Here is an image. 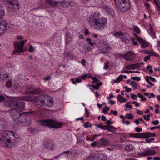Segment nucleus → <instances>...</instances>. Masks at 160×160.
Returning <instances> with one entry per match:
<instances>
[{
  "instance_id": "nucleus-1",
  "label": "nucleus",
  "mask_w": 160,
  "mask_h": 160,
  "mask_svg": "<svg viewBox=\"0 0 160 160\" xmlns=\"http://www.w3.org/2000/svg\"><path fill=\"white\" fill-rule=\"evenodd\" d=\"M88 21L90 26L98 31L104 29L107 23V19L102 17L98 12L90 15Z\"/></svg>"
},
{
  "instance_id": "nucleus-2",
  "label": "nucleus",
  "mask_w": 160,
  "mask_h": 160,
  "mask_svg": "<svg viewBox=\"0 0 160 160\" xmlns=\"http://www.w3.org/2000/svg\"><path fill=\"white\" fill-rule=\"evenodd\" d=\"M5 104L7 106L11 108L9 113L11 116L13 118V120L19 116L20 113L19 112L22 111L25 108V103L22 101L17 99L5 102Z\"/></svg>"
},
{
  "instance_id": "nucleus-3",
  "label": "nucleus",
  "mask_w": 160,
  "mask_h": 160,
  "mask_svg": "<svg viewBox=\"0 0 160 160\" xmlns=\"http://www.w3.org/2000/svg\"><path fill=\"white\" fill-rule=\"evenodd\" d=\"M0 137V141H5V146L8 147H10L11 143H14L19 137L16 133L10 131H3Z\"/></svg>"
},
{
  "instance_id": "nucleus-4",
  "label": "nucleus",
  "mask_w": 160,
  "mask_h": 160,
  "mask_svg": "<svg viewBox=\"0 0 160 160\" xmlns=\"http://www.w3.org/2000/svg\"><path fill=\"white\" fill-rule=\"evenodd\" d=\"M39 122L41 125L48 126L55 129L61 128L63 125V123L57 121L53 119H47L39 120Z\"/></svg>"
},
{
  "instance_id": "nucleus-5",
  "label": "nucleus",
  "mask_w": 160,
  "mask_h": 160,
  "mask_svg": "<svg viewBox=\"0 0 160 160\" xmlns=\"http://www.w3.org/2000/svg\"><path fill=\"white\" fill-rule=\"evenodd\" d=\"M117 8L122 12L125 11L130 8L129 0H114Z\"/></svg>"
},
{
  "instance_id": "nucleus-6",
  "label": "nucleus",
  "mask_w": 160,
  "mask_h": 160,
  "mask_svg": "<svg viewBox=\"0 0 160 160\" xmlns=\"http://www.w3.org/2000/svg\"><path fill=\"white\" fill-rule=\"evenodd\" d=\"M35 114L34 112L32 110L29 112L20 113L19 115V116H18L17 118H15L14 121L17 123L25 122L27 121V115Z\"/></svg>"
},
{
  "instance_id": "nucleus-7",
  "label": "nucleus",
  "mask_w": 160,
  "mask_h": 160,
  "mask_svg": "<svg viewBox=\"0 0 160 160\" xmlns=\"http://www.w3.org/2000/svg\"><path fill=\"white\" fill-rule=\"evenodd\" d=\"M27 41V40H24L15 42L14 44L15 49L12 52V54H19L20 52H24L23 49V46Z\"/></svg>"
},
{
  "instance_id": "nucleus-8",
  "label": "nucleus",
  "mask_w": 160,
  "mask_h": 160,
  "mask_svg": "<svg viewBox=\"0 0 160 160\" xmlns=\"http://www.w3.org/2000/svg\"><path fill=\"white\" fill-rule=\"evenodd\" d=\"M12 25H9L6 22L2 21L0 22V35L4 34L6 31L7 28H12Z\"/></svg>"
},
{
  "instance_id": "nucleus-9",
  "label": "nucleus",
  "mask_w": 160,
  "mask_h": 160,
  "mask_svg": "<svg viewBox=\"0 0 160 160\" xmlns=\"http://www.w3.org/2000/svg\"><path fill=\"white\" fill-rule=\"evenodd\" d=\"M134 35L140 43L141 47L145 48L149 46V43L145 40L139 38L136 34H134Z\"/></svg>"
},
{
  "instance_id": "nucleus-10",
  "label": "nucleus",
  "mask_w": 160,
  "mask_h": 160,
  "mask_svg": "<svg viewBox=\"0 0 160 160\" xmlns=\"http://www.w3.org/2000/svg\"><path fill=\"white\" fill-rule=\"evenodd\" d=\"M10 2V4L9 5V8L11 9L14 11H17L19 9V4L18 3L17 0L13 2Z\"/></svg>"
},
{
  "instance_id": "nucleus-11",
  "label": "nucleus",
  "mask_w": 160,
  "mask_h": 160,
  "mask_svg": "<svg viewBox=\"0 0 160 160\" xmlns=\"http://www.w3.org/2000/svg\"><path fill=\"white\" fill-rule=\"evenodd\" d=\"M156 135L154 133L147 132L139 133V138H146L148 137H155Z\"/></svg>"
},
{
  "instance_id": "nucleus-12",
  "label": "nucleus",
  "mask_w": 160,
  "mask_h": 160,
  "mask_svg": "<svg viewBox=\"0 0 160 160\" xmlns=\"http://www.w3.org/2000/svg\"><path fill=\"white\" fill-rule=\"evenodd\" d=\"M45 97L44 95H40L35 98V100L40 103L41 106H43L44 103Z\"/></svg>"
},
{
  "instance_id": "nucleus-13",
  "label": "nucleus",
  "mask_w": 160,
  "mask_h": 160,
  "mask_svg": "<svg viewBox=\"0 0 160 160\" xmlns=\"http://www.w3.org/2000/svg\"><path fill=\"white\" fill-rule=\"evenodd\" d=\"M156 154V152L153 150H148L141 152L140 155L142 156H146L149 155H154Z\"/></svg>"
},
{
  "instance_id": "nucleus-14",
  "label": "nucleus",
  "mask_w": 160,
  "mask_h": 160,
  "mask_svg": "<svg viewBox=\"0 0 160 160\" xmlns=\"http://www.w3.org/2000/svg\"><path fill=\"white\" fill-rule=\"evenodd\" d=\"M142 52L146 54H149V55L157 57L158 56V54L154 52L152 49L150 50H146L142 51Z\"/></svg>"
},
{
  "instance_id": "nucleus-15",
  "label": "nucleus",
  "mask_w": 160,
  "mask_h": 160,
  "mask_svg": "<svg viewBox=\"0 0 160 160\" xmlns=\"http://www.w3.org/2000/svg\"><path fill=\"white\" fill-rule=\"evenodd\" d=\"M114 35L119 37L120 38L122 39V40L123 42H125V43H126V42L125 40L126 38L124 36V34L122 31L116 32L114 34Z\"/></svg>"
},
{
  "instance_id": "nucleus-16",
  "label": "nucleus",
  "mask_w": 160,
  "mask_h": 160,
  "mask_svg": "<svg viewBox=\"0 0 160 160\" xmlns=\"http://www.w3.org/2000/svg\"><path fill=\"white\" fill-rule=\"evenodd\" d=\"M111 48L108 44L104 45L102 48V52L104 53H108L109 52Z\"/></svg>"
},
{
  "instance_id": "nucleus-17",
  "label": "nucleus",
  "mask_w": 160,
  "mask_h": 160,
  "mask_svg": "<svg viewBox=\"0 0 160 160\" xmlns=\"http://www.w3.org/2000/svg\"><path fill=\"white\" fill-rule=\"evenodd\" d=\"M100 141L102 146H106L109 144V141L107 139L102 138L100 139Z\"/></svg>"
},
{
  "instance_id": "nucleus-18",
  "label": "nucleus",
  "mask_w": 160,
  "mask_h": 160,
  "mask_svg": "<svg viewBox=\"0 0 160 160\" xmlns=\"http://www.w3.org/2000/svg\"><path fill=\"white\" fill-rule=\"evenodd\" d=\"M48 3L53 7H56L57 5V2L56 1H53L52 0H47L45 1V3Z\"/></svg>"
},
{
  "instance_id": "nucleus-19",
  "label": "nucleus",
  "mask_w": 160,
  "mask_h": 160,
  "mask_svg": "<svg viewBox=\"0 0 160 160\" xmlns=\"http://www.w3.org/2000/svg\"><path fill=\"white\" fill-rule=\"evenodd\" d=\"M118 55L121 57H122L126 60H129L130 59V52L129 51L128 52L122 55L121 54H118Z\"/></svg>"
},
{
  "instance_id": "nucleus-20",
  "label": "nucleus",
  "mask_w": 160,
  "mask_h": 160,
  "mask_svg": "<svg viewBox=\"0 0 160 160\" xmlns=\"http://www.w3.org/2000/svg\"><path fill=\"white\" fill-rule=\"evenodd\" d=\"M140 68V65L136 63L131 65V70H137Z\"/></svg>"
},
{
  "instance_id": "nucleus-21",
  "label": "nucleus",
  "mask_w": 160,
  "mask_h": 160,
  "mask_svg": "<svg viewBox=\"0 0 160 160\" xmlns=\"http://www.w3.org/2000/svg\"><path fill=\"white\" fill-rule=\"evenodd\" d=\"M133 30L136 33L139 34L141 33V31L138 27L137 26H133Z\"/></svg>"
},
{
  "instance_id": "nucleus-22",
  "label": "nucleus",
  "mask_w": 160,
  "mask_h": 160,
  "mask_svg": "<svg viewBox=\"0 0 160 160\" xmlns=\"http://www.w3.org/2000/svg\"><path fill=\"white\" fill-rule=\"evenodd\" d=\"M120 118L122 119V122H124V120L127 118L128 119H130V114H127L126 116H124L122 115L120 116Z\"/></svg>"
},
{
  "instance_id": "nucleus-23",
  "label": "nucleus",
  "mask_w": 160,
  "mask_h": 160,
  "mask_svg": "<svg viewBox=\"0 0 160 160\" xmlns=\"http://www.w3.org/2000/svg\"><path fill=\"white\" fill-rule=\"evenodd\" d=\"M41 92V90L39 88H38L37 89H34L30 91V93L32 94H37L40 93Z\"/></svg>"
},
{
  "instance_id": "nucleus-24",
  "label": "nucleus",
  "mask_w": 160,
  "mask_h": 160,
  "mask_svg": "<svg viewBox=\"0 0 160 160\" xmlns=\"http://www.w3.org/2000/svg\"><path fill=\"white\" fill-rule=\"evenodd\" d=\"M66 44H68L71 40V37L69 35V33L68 32L66 33Z\"/></svg>"
},
{
  "instance_id": "nucleus-25",
  "label": "nucleus",
  "mask_w": 160,
  "mask_h": 160,
  "mask_svg": "<svg viewBox=\"0 0 160 160\" xmlns=\"http://www.w3.org/2000/svg\"><path fill=\"white\" fill-rule=\"evenodd\" d=\"M117 98L121 102H125L126 101V98L122 97L121 95H118Z\"/></svg>"
},
{
  "instance_id": "nucleus-26",
  "label": "nucleus",
  "mask_w": 160,
  "mask_h": 160,
  "mask_svg": "<svg viewBox=\"0 0 160 160\" xmlns=\"http://www.w3.org/2000/svg\"><path fill=\"white\" fill-rule=\"evenodd\" d=\"M106 127L105 128H104V129L107 130L108 131L111 132H113V130H111L112 129H115V127L112 126L106 125Z\"/></svg>"
},
{
  "instance_id": "nucleus-27",
  "label": "nucleus",
  "mask_w": 160,
  "mask_h": 160,
  "mask_svg": "<svg viewBox=\"0 0 160 160\" xmlns=\"http://www.w3.org/2000/svg\"><path fill=\"white\" fill-rule=\"evenodd\" d=\"M96 155L93 154H91L88 156L87 160H95Z\"/></svg>"
},
{
  "instance_id": "nucleus-28",
  "label": "nucleus",
  "mask_w": 160,
  "mask_h": 160,
  "mask_svg": "<svg viewBox=\"0 0 160 160\" xmlns=\"http://www.w3.org/2000/svg\"><path fill=\"white\" fill-rule=\"evenodd\" d=\"M150 32L149 34L150 35V36L152 37V38L153 39L155 38H156V36L155 34L154 33V32L153 30H152V29L151 28H150Z\"/></svg>"
},
{
  "instance_id": "nucleus-29",
  "label": "nucleus",
  "mask_w": 160,
  "mask_h": 160,
  "mask_svg": "<svg viewBox=\"0 0 160 160\" xmlns=\"http://www.w3.org/2000/svg\"><path fill=\"white\" fill-rule=\"evenodd\" d=\"M61 4L65 7H67L68 6L70 5V3L67 2L66 1H64L61 3Z\"/></svg>"
},
{
  "instance_id": "nucleus-30",
  "label": "nucleus",
  "mask_w": 160,
  "mask_h": 160,
  "mask_svg": "<svg viewBox=\"0 0 160 160\" xmlns=\"http://www.w3.org/2000/svg\"><path fill=\"white\" fill-rule=\"evenodd\" d=\"M131 86L134 89H136L137 88V84L133 81L131 82Z\"/></svg>"
},
{
  "instance_id": "nucleus-31",
  "label": "nucleus",
  "mask_w": 160,
  "mask_h": 160,
  "mask_svg": "<svg viewBox=\"0 0 160 160\" xmlns=\"http://www.w3.org/2000/svg\"><path fill=\"white\" fill-rule=\"evenodd\" d=\"M122 75H121L119 76L114 81L115 82H118L122 80Z\"/></svg>"
},
{
  "instance_id": "nucleus-32",
  "label": "nucleus",
  "mask_w": 160,
  "mask_h": 160,
  "mask_svg": "<svg viewBox=\"0 0 160 160\" xmlns=\"http://www.w3.org/2000/svg\"><path fill=\"white\" fill-rule=\"evenodd\" d=\"M92 126L91 123H89L88 122H86L84 125V127L85 128H88V127H91Z\"/></svg>"
},
{
  "instance_id": "nucleus-33",
  "label": "nucleus",
  "mask_w": 160,
  "mask_h": 160,
  "mask_svg": "<svg viewBox=\"0 0 160 160\" xmlns=\"http://www.w3.org/2000/svg\"><path fill=\"white\" fill-rule=\"evenodd\" d=\"M12 85L11 81L10 80L7 81L6 83V86L8 88H9L11 87Z\"/></svg>"
},
{
  "instance_id": "nucleus-34",
  "label": "nucleus",
  "mask_w": 160,
  "mask_h": 160,
  "mask_svg": "<svg viewBox=\"0 0 160 160\" xmlns=\"http://www.w3.org/2000/svg\"><path fill=\"white\" fill-rule=\"evenodd\" d=\"M50 142V141L49 140H48L46 142H45V143L44 144V147L45 148H47L49 146Z\"/></svg>"
},
{
  "instance_id": "nucleus-35",
  "label": "nucleus",
  "mask_w": 160,
  "mask_h": 160,
  "mask_svg": "<svg viewBox=\"0 0 160 160\" xmlns=\"http://www.w3.org/2000/svg\"><path fill=\"white\" fill-rule=\"evenodd\" d=\"M135 138H139V133H135L131 134V137Z\"/></svg>"
},
{
  "instance_id": "nucleus-36",
  "label": "nucleus",
  "mask_w": 160,
  "mask_h": 160,
  "mask_svg": "<svg viewBox=\"0 0 160 160\" xmlns=\"http://www.w3.org/2000/svg\"><path fill=\"white\" fill-rule=\"evenodd\" d=\"M146 69L150 73L153 72V70L151 68V66H148L146 67Z\"/></svg>"
},
{
  "instance_id": "nucleus-37",
  "label": "nucleus",
  "mask_w": 160,
  "mask_h": 160,
  "mask_svg": "<svg viewBox=\"0 0 160 160\" xmlns=\"http://www.w3.org/2000/svg\"><path fill=\"white\" fill-rule=\"evenodd\" d=\"M150 114H148L147 116L144 115L143 116V117L147 121H148L150 119Z\"/></svg>"
},
{
  "instance_id": "nucleus-38",
  "label": "nucleus",
  "mask_w": 160,
  "mask_h": 160,
  "mask_svg": "<svg viewBox=\"0 0 160 160\" xmlns=\"http://www.w3.org/2000/svg\"><path fill=\"white\" fill-rule=\"evenodd\" d=\"M147 78L149 80H150L151 81H152L153 82H156V80L155 79L151 76L147 77Z\"/></svg>"
},
{
  "instance_id": "nucleus-39",
  "label": "nucleus",
  "mask_w": 160,
  "mask_h": 160,
  "mask_svg": "<svg viewBox=\"0 0 160 160\" xmlns=\"http://www.w3.org/2000/svg\"><path fill=\"white\" fill-rule=\"evenodd\" d=\"M132 79L136 80L137 81H140L141 80L140 78L138 77H131Z\"/></svg>"
},
{
  "instance_id": "nucleus-40",
  "label": "nucleus",
  "mask_w": 160,
  "mask_h": 160,
  "mask_svg": "<svg viewBox=\"0 0 160 160\" xmlns=\"http://www.w3.org/2000/svg\"><path fill=\"white\" fill-rule=\"evenodd\" d=\"M135 57V54L132 52H131V61L133 60Z\"/></svg>"
},
{
  "instance_id": "nucleus-41",
  "label": "nucleus",
  "mask_w": 160,
  "mask_h": 160,
  "mask_svg": "<svg viewBox=\"0 0 160 160\" xmlns=\"http://www.w3.org/2000/svg\"><path fill=\"white\" fill-rule=\"evenodd\" d=\"M97 125H96V126L102 129H104V128H105V127H106V125H102L101 124H99V123H97Z\"/></svg>"
},
{
  "instance_id": "nucleus-42",
  "label": "nucleus",
  "mask_w": 160,
  "mask_h": 160,
  "mask_svg": "<svg viewBox=\"0 0 160 160\" xmlns=\"http://www.w3.org/2000/svg\"><path fill=\"white\" fill-rule=\"evenodd\" d=\"M4 15V12L3 10L0 8V18H1Z\"/></svg>"
},
{
  "instance_id": "nucleus-43",
  "label": "nucleus",
  "mask_w": 160,
  "mask_h": 160,
  "mask_svg": "<svg viewBox=\"0 0 160 160\" xmlns=\"http://www.w3.org/2000/svg\"><path fill=\"white\" fill-rule=\"evenodd\" d=\"M29 51L32 52L34 51V48L31 45H30L29 48Z\"/></svg>"
},
{
  "instance_id": "nucleus-44",
  "label": "nucleus",
  "mask_w": 160,
  "mask_h": 160,
  "mask_svg": "<svg viewBox=\"0 0 160 160\" xmlns=\"http://www.w3.org/2000/svg\"><path fill=\"white\" fill-rule=\"evenodd\" d=\"M131 98L133 100H136L137 98L136 95L134 94H132L131 95Z\"/></svg>"
},
{
  "instance_id": "nucleus-45",
  "label": "nucleus",
  "mask_w": 160,
  "mask_h": 160,
  "mask_svg": "<svg viewBox=\"0 0 160 160\" xmlns=\"http://www.w3.org/2000/svg\"><path fill=\"white\" fill-rule=\"evenodd\" d=\"M5 98L3 96L0 95V102H3L5 100Z\"/></svg>"
},
{
  "instance_id": "nucleus-46",
  "label": "nucleus",
  "mask_w": 160,
  "mask_h": 160,
  "mask_svg": "<svg viewBox=\"0 0 160 160\" xmlns=\"http://www.w3.org/2000/svg\"><path fill=\"white\" fill-rule=\"evenodd\" d=\"M151 56L150 55H148L145 57L144 59V61H146L149 60L150 59V57Z\"/></svg>"
},
{
  "instance_id": "nucleus-47",
  "label": "nucleus",
  "mask_w": 160,
  "mask_h": 160,
  "mask_svg": "<svg viewBox=\"0 0 160 160\" xmlns=\"http://www.w3.org/2000/svg\"><path fill=\"white\" fill-rule=\"evenodd\" d=\"M92 80L94 81L95 82H97L99 81V80H98L96 77H92Z\"/></svg>"
},
{
  "instance_id": "nucleus-48",
  "label": "nucleus",
  "mask_w": 160,
  "mask_h": 160,
  "mask_svg": "<svg viewBox=\"0 0 160 160\" xmlns=\"http://www.w3.org/2000/svg\"><path fill=\"white\" fill-rule=\"evenodd\" d=\"M152 123L154 125H157L159 123V121L158 120H156L154 121H152Z\"/></svg>"
},
{
  "instance_id": "nucleus-49",
  "label": "nucleus",
  "mask_w": 160,
  "mask_h": 160,
  "mask_svg": "<svg viewBox=\"0 0 160 160\" xmlns=\"http://www.w3.org/2000/svg\"><path fill=\"white\" fill-rule=\"evenodd\" d=\"M136 131L137 132H140L142 131V129L140 128L136 127L135 128Z\"/></svg>"
},
{
  "instance_id": "nucleus-50",
  "label": "nucleus",
  "mask_w": 160,
  "mask_h": 160,
  "mask_svg": "<svg viewBox=\"0 0 160 160\" xmlns=\"http://www.w3.org/2000/svg\"><path fill=\"white\" fill-rule=\"evenodd\" d=\"M91 86L93 88H94L96 90H98L99 89V87L96 84V85H95L93 84H92L91 85Z\"/></svg>"
},
{
  "instance_id": "nucleus-51",
  "label": "nucleus",
  "mask_w": 160,
  "mask_h": 160,
  "mask_svg": "<svg viewBox=\"0 0 160 160\" xmlns=\"http://www.w3.org/2000/svg\"><path fill=\"white\" fill-rule=\"evenodd\" d=\"M98 143V142L97 141H95L94 142H93L91 143V146L92 147H94V146H96V145H97Z\"/></svg>"
},
{
  "instance_id": "nucleus-52",
  "label": "nucleus",
  "mask_w": 160,
  "mask_h": 160,
  "mask_svg": "<svg viewBox=\"0 0 160 160\" xmlns=\"http://www.w3.org/2000/svg\"><path fill=\"white\" fill-rule=\"evenodd\" d=\"M146 81L148 82V83L151 86H152L153 85V84H152V82H150L151 81L149 80V79L147 78H146Z\"/></svg>"
},
{
  "instance_id": "nucleus-53",
  "label": "nucleus",
  "mask_w": 160,
  "mask_h": 160,
  "mask_svg": "<svg viewBox=\"0 0 160 160\" xmlns=\"http://www.w3.org/2000/svg\"><path fill=\"white\" fill-rule=\"evenodd\" d=\"M109 63V62H107L104 66V68L105 69H107L108 68H109V66H108V64Z\"/></svg>"
},
{
  "instance_id": "nucleus-54",
  "label": "nucleus",
  "mask_w": 160,
  "mask_h": 160,
  "mask_svg": "<svg viewBox=\"0 0 160 160\" xmlns=\"http://www.w3.org/2000/svg\"><path fill=\"white\" fill-rule=\"evenodd\" d=\"M132 104H134L135 106L136 107H139L140 106V104L138 103L136 101L133 102Z\"/></svg>"
},
{
  "instance_id": "nucleus-55",
  "label": "nucleus",
  "mask_w": 160,
  "mask_h": 160,
  "mask_svg": "<svg viewBox=\"0 0 160 160\" xmlns=\"http://www.w3.org/2000/svg\"><path fill=\"white\" fill-rule=\"evenodd\" d=\"M111 112L114 115H118V112L116 111H114L112 110H111Z\"/></svg>"
},
{
  "instance_id": "nucleus-56",
  "label": "nucleus",
  "mask_w": 160,
  "mask_h": 160,
  "mask_svg": "<svg viewBox=\"0 0 160 160\" xmlns=\"http://www.w3.org/2000/svg\"><path fill=\"white\" fill-rule=\"evenodd\" d=\"M86 115L87 117H88L89 115L90 112L88 110L85 108Z\"/></svg>"
},
{
  "instance_id": "nucleus-57",
  "label": "nucleus",
  "mask_w": 160,
  "mask_h": 160,
  "mask_svg": "<svg viewBox=\"0 0 160 160\" xmlns=\"http://www.w3.org/2000/svg\"><path fill=\"white\" fill-rule=\"evenodd\" d=\"M4 79H5V75L0 74V80H2Z\"/></svg>"
},
{
  "instance_id": "nucleus-58",
  "label": "nucleus",
  "mask_w": 160,
  "mask_h": 160,
  "mask_svg": "<svg viewBox=\"0 0 160 160\" xmlns=\"http://www.w3.org/2000/svg\"><path fill=\"white\" fill-rule=\"evenodd\" d=\"M124 88L125 89V91L126 92H130V88L128 87L127 86L124 87Z\"/></svg>"
},
{
  "instance_id": "nucleus-59",
  "label": "nucleus",
  "mask_w": 160,
  "mask_h": 160,
  "mask_svg": "<svg viewBox=\"0 0 160 160\" xmlns=\"http://www.w3.org/2000/svg\"><path fill=\"white\" fill-rule=\"evenodd\" d=\"M55 146V145H54L53 143H51V145L49 147V148L51 150H54V148Z\"/></svg>"
},
{
  "instance_id": "nucleus-60",
  "label": "nucleus",
  "mask_w": 160,
  "mask_h": 160,
  "mask_svg": "<svg viewBox=\"0 0 160 160\" xmlns=\"http://www.w3.org/2000/svg\"><path fill=\"white\" fill-rule=\"evenodd\" d=\"M131 40L132 41V43L134 45H136L137 44V42L135 41L133 38H131Z\"/></svg>"
},
{
  "instance_id": "nucleus-61",
  "label": "nucleus",
  "mask_w": 160,
  "mask_h": 160,
  "mask_svg": "<svg viewBox=\"0 0 160 160\" xmlns=\"http://www.w3.org/2000/svg\"><path fill=\"white\" fill-rule=\"evenodd\" d=\"M150 96H149V98H151L152 97L154 98L155 97V95L153 93H150Z\"/></svg>"
},
{
  "instance_id": "nucleus-62",
  "label": "nucleus",
  "mask_w": 160,
  "mask_h": 160,
  "mask_svg": "<svg viewBox=\"0 0 160 160\" xmlns=\"http://www.w3.org/2000/svg\"><path fill=\"white\" fill-rule=\"evenodd\" d=\"M125 149L127 152H129L130 151V148L129 146H126L125 148Z\"/></svg>"
},
{
  "instance_id": "nucleus-63",
  "label": "nucleus",
  "mask_w": 160,
  "mask_h": 160,
  "mask_svg": "<svg viewBox=\"0 0 160 160\" xmlns=\"http://www.w3.org/2000/svg\"><path fill=\"white\" fill-rule=\"evenodd\" d=\"M137 113L139 115H142L143 112L142 111L140 110H138L137 111Z\"/></svg>"
},
{
  "instance_id": "nucleus-64",
  "label": "nucleus",
  "mask_w": 160,
  "mask_h": 160,
  "mask_svg": "<svg viewBox=\"0 0 160 160\" xmlns=\"http://www.w3.org/2000/svg\"><path fill=\"white\" fill-rule=\"evenodd\" d=\"M153 160H160V158L158 157H154Z\"/></svg>"
}]
</instances>
